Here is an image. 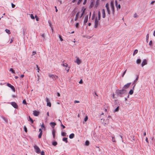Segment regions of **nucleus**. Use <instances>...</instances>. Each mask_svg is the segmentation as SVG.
<instances>
[{"instance_id": "de8ad7c7", "label": "nucleus", "mask_w": 155, "mask_h": 155, "mask_svg": "<svg viewBox=\"0 0 155 155\" xmlns=\"http://www.w3.org/2000/svg\"><path fill=\"white\" fill-rule=\"evenodd\" d=\"M85 9H84V10L83 11L82 13L81 14V16H80V18H81L82 17V16L83 15H84V11H85Z\"/></svg>"}, {"instance_id": "5fc2aeb1", "label": "nucleus", "mask_w": 155, "mask_h": 155, "mask_svg": "<svg viewBox=\"0 0 155 155\" xmlns=\"http://www.w3.org/2000/svg\"><path fill=\"white\" fill-rule=\"evenodd\" d=\"M61 126L62 127L63 129L65 128V127L62 124V123L61 124Z\"/></svg>"}, {"instance_id": "bb28decb", "label": "nucleus", "mask_w": 155, "mask_h": 155, "mask_svg": "<svg viewBox=\"0 0 155 155\" xmlns=\"http://www.w3.org/2000/svg\"><path fill=\"white\" fill-rule=\"evenodd\" d=\"M61 135L62 136L65 137L66 136V133L65 132H61Z\"/></svg>"}, {"instance_id": "69168bd1", "label": "nucleus", "mask_w": 155, "mask_h": 155, "mask_svg": "<svg viewBox=\"0 0 155 155\" xmlns=\"http://www.w3.org/2000/svg\"><path fill=\"white\" fill-rule=\"evenodd\" d=\"M83 83V81L81 79L79 82V84H82Z\"/></svg>"}, {"instance_id": "5701e85b", "label": "nucleus", "mask_w": 155, "mask_h": 155, "mask_svg": "<svg viewBox=\"0 0 155 155\" xmlns=\"http://www.w3.org/2000/svg\"><path fill=\"white\" fill-rule=\"evenodd\" d=\"M1 117L2 118V119L5 121V123H8V120H7L6 118L5 117L2 116Z\"/></svg>"}, {"instance_id": "f8f14e48", "label": "nucleus", "mask_w": 155, "mask_h": 155, "mask_svg": "<svg viewBox=\"0 0 155 155\" xmlns=\"http://www.w3.org/2000/svg\"><path fill=\"white\" fill-rule=\"evenodd\" d=\"M50 124L53 129L54 128L55 126L56 125V123L53 122H51Z\"/></svg>"}, {"instance_id": "c756f323", "label": "nucleus", "mask_w": 155, "mask_h": 155, "mask_svg": "<svg viewBox=\"0 0 155 155\" xmlns=\"http://www.w3.org/2000/svg\"><path fill=\"white\" fill-rule=\"evenodd\" d=\"M52 145L54 146H56L57 144V143L56 141H53L52 143Z\"/></svg>"}, {"instance_id": "20e7f679", "label": "nucleus", "mask_w": 155, "mask_h": 155, "mask_svg": "<svg viewBox=\"0 0 155 155\" xmlns=\"http://www.w3.org/2000/svg\"><path fill=\"white\" fill-rule=\"evenodd\" d=\"M7 85L14 92L15 91V89L14 87L11 84L9 83H7Z\"/></svg>"}, {"instance_id": "6e6d98bb", "label": "nucleus", "mask_w": 155, "mask_h": 155, "mask_svg": "<svg viewBox=\"0 0 155 155\" xmlns=\"http://www.w3.org/2000/svg\"><path fill=\"white\" fill-rule=\"evenodd\" d=\"M41 155H45V152L44 151H42L41 152Z\"/></svg>"}, {"instance_id": "f257e3e1", "label": "nucleus", "mask_w": 155, "mask_h": 155, "mask_svg": "<svg viewBox=\"0 0 155 155\" xmlns=\"http://www.w3.org/2000/svg\"><path fill=\"white\" fill-rule=\"evenodd\" d=\"M126 90L124 89L120 90H117L116 91V93L117 95L121 97H122V95L126 93Z\"/></svg>"}, {"instance_id": "a19ab883", "label": "nucleus", "mask_w": 155, "mask_h": 155, "mask_svg": "<svg viewBox=\"0 0 155 155\" xmlns=\"http://www.w3.org/2000/svg\"><path fill=\"white\" fill-rule=\"evenodd\" d=\"M112 141L114 142H116V141L115 140L114 137H112Z\"/></svg>"}, {"instance_id": "39448f33", "label": "nucleus", "mask_w": 155, "mask_h": 155, "mask_svg": "<svg viewBox=\"0 0 155 155\" xmlns=\"http://www.w3.org/2000/svg\"><path fill=\"white\" fill-rule=\"evenodd\" d=\"M12 105L15 108L17 109L18 108V105L15 102H12L11 103Z\"/></svg>"}, {"instance_id": "7ed1b4c3", "label": "nucleus", "mask_w": 155, "mask_h": 155, "mask_svg": "<svg viewBox=\"0 0 155 155\" xmlns=\"http://www.w3.org/2000/svg\"><path fill=\"white\" fill-rule=\"evenodd\" d=\"M100 25V22L99 21L97 20V17H96L95 19V25L94 26V28H97L98 27V26Z\"/></svg>"}, {"instance_id": "c03bdc74", "label": "nucleus", "mask_w": 155, "mask_h": 155, "mask_svg": "<svg viewBox=\"0 0 155 155\" xmlns=\"http://www.w3.org/2000/svg\"><path fill=\"white\" fill-rule=\"evenodd\" d=\"M79 23H76V24L75 25V26H76V28H78V27H79Z\"/></svg>"}, {"instance_id": "aec40b11", "label": "nucleus", "mask_w": 155, "mask_h": 155, "mask_svg": "<svg viewBox=\"0 0 155 155\" xmlns=\"http://www.w3.org/2000/svg\"><path fill=\"white\" fill-rule=\"evenodd\" d=\"M119 106H118L114 110V112H117L119 111Z\"/></svg>"}, {"instance_id": "473e14b6", "label": "nucleus", "mask_w": 155, "mask_h": 155, "mask_svg": "<svg viewBox=\"0 0 155 155\" xmlns=\"http://www.w3.org/2000/svg\"><path fill=\"white\" fill-rule=\"evenodd\" d=\"M29 120H28L30 121L32 123H33L34 121H33V120H32V119L30 117V116H29Z\"/></svg>"}, {"instance_id": "79ce46f5", "label": "nucleus", "mask_w": 155, "mask_h": 155, "mask_svg": "<svg viewBox=\"0 0 155 155\" xmlns=\"http://www.w3.org/2000/svg\"><path fill=\"white\" fill-rule=\"evenodd\" d=\"M30 17L32 19H35V17L33 14H31L30 15Z\"/></svg>"}, {"instance_id": "e2e57ef3", "label": "nucleus", "mask_w": 155, "mask_h": 155, "mask_svg": "<svg viewBox=\"0 0 155 155\" xmlns=\"http://www.w3.org/2000/svg\"><path fill=\"white\" fill-rule=\"evenodd\" d=\"M137 14L135 13L134 15V17L136 18L137 17Z\"/></svg>"}, {"instance_id": "393cba45", "label": "nucleus", "mask_w": 155, "mask_h": 155, "mask_svg": "<svg viewBox=\"0 0 155 155\" xmlns=\"http://www.w3.org/2000/svg\"><path fill=\"white\" fill-rule=\"evenodd\" d=\"M111 10L112 11V14H113V15H114V12H115L114 7H111Z\"/></svg>"}, {"instance_id": "dca6fc26", "label": "nucleus", "mask_w": 155, "mask_h": 155, "mask_svg": "<svg viewBox=\"0 0 155 155\" xmlns=\"http://www.w3.org/2000/svg\"><path fill=\"white\" fill-rule=\"evenodd\" d=\"M52 132L53 136V137L54 138H55V130H54V129H53V130L52 131Z\"/></svg>"}, {"instance_id": "4468645a", "label": "nucleus", "mask_w": 155, "mask_h": 155, "mask_svg": "<svg viewBox=\"0 0 155 155\" xmlns=\"http://www.w3.org/2000/svg\"><path fill=\"white\" fill-rule=\"evenodd\" d=\"M41 37H42V39H41V41H44L45 40V36L44 34H41Z\"/></svg>"}, {"instance_id": "2f4dec72", "label": "nucleus", "mask_w": 155, "mask_h": 155, "mask_svg": "<svg viewBox=\"0 0 155 155\" xmlns=\"http://www.w3.org/2000/svg\"><path fill=\"white\" fill-rule=\"evenodd\" d=\"M9 71H11L12 72L13 74H15V71L12 68H11L10 69Z\"/></svg>"}, {"instance_id": "8fccbe9b", "label": "nucleus", "mask_w": 155, "mask_h": 155, "mask_svg": "<svg viewBox=\"0 0 155 155\" xmlns=\"http://www.w3.org/2000/svg\"><path fill=\"white\" fill-rule=\"evenodd\" d=\"M11 5H12V8H14L15 6V5L14 4L12 3H11Z\"/></svg>"}, {"instance_id": "e433bc0d", "label": "nucleus", "mask_w": 155, "mask_h": 155, "mask_svg": "<svg viewBox=\"0 0 155 155\" xmlns=\"http://www.w3.org/2000/svg\"><path fill=\"white\" fill-rule=\"evenodd\" d=\"M149 38V34H147L146 36V41L147 42H148V40Z\"/></svg>"}, {"instance_id": "423d86ee", "label": "nucleus", "mask_w": 155, "mask_h": 155, "mask_svg": "<svg viewBox=\"0 0 155 155\" xmlns=\"http://www.w3.org/2000/svg\"><path fill=\"white\" fill-rule=\"evenodd\" d=\"M34 147L35 150L36 152L37 153H39V147L35 145L34 146Z\"/></svg>"}, {"instance_id": "58836bf2", "label": "nucleus", "mask_w": 155, "mask_h": 155, "mask_svg": "<svg viewBox=\"0 0 155 155\" xmlns=\"http://www.w3.org/2000/svg\"><path fill=\"white\" fill-rule=\"evenodd\" d=\"M105 7L106 8L107 10H108V9H109V4L108 3H107L106 4Z\"/></svg>"}, {"instance_id": "09e8293b", "label": "nucleus", "mask_w": 155, "mask_h": 155, "mask_svg": "<svg viewBox=\"0 0 155 155\" xmlns=\"http://www.w3.org/2000/svg\"><path fill=\"white\" fill-rule=\"evenodd\" d=\"M22 103L24 104H26V102L25 99L23 101Z\"/></svg>"}, {"instance_id": "6e6552de", "label": "nucleus", "mask_w": 155, "mask_h": 155, "mask_svg": "<svg viewBox=\"0 0 155 155\" xmlns=\"http://www.w3.org/2000/svg\"><path fill=\"white\" fill-rule=\"evenodd\" d=\"M147 64V60L145 59H144L143 60L142 63L141 64V66L142 67H143L145 65Z\"/></svg>"}, {"instance_id": "c9c22d12", "label": "nucleus", "mask_w": 155, "mask_h": 155, "mask_svg": "<svg viewBox=\"0 0 155 155\" xmlns=\"http://www.w3.org/2000/svg\"><path fill=\"white\" fill-rule=\"evenodd\" d=\"M85 144L86 146H88L89 144V142L88 140H86L85 142Z\"/></svg>"}, {"instance_id": "4c0bfd02", "label": "nucleus", "mask_w": 155, "mask_h": 155, "mask_svg": "<svg viewBox=\"0 0 155 155\" xmlns=\"http://www.w3.org/2000/svg\"><path fill=\"white\" fill-rule=\"evenodd\" d=\"M58 37H59V38L60 40L61 41H63V39L62 38L61 35H58Z\"/></svg>"}, {"instance_id": "6ab92c4d", "label": "nucleus", "mask_w": 155, "mask_h": 155, "mask_svg": "<svg viewBox=\"0 0 155 155\" xmlns=\"http://www.w3.org/2000/svg\"><path fill=\"white\" fill-rule=\"evenodd\" d=\"M39 132L40 133H39V138H41V136L42 135V131L41 129H39Z\"/></svg>"}, {"instance_id": "b1692460", "label": "nucleus", "mask_w": 155, "mask_h": 155, "mask_svg": "<svg viewBox=\"0 0 155 155\" xmlns=\"http://www.w3.org/2000/svg\"><path fill=\"white\" fill-rule=\"evenodd\" d=\"M141 62V60L140 59H138L136 61V63L137 64H140Z\"/></svg>"}, {"instance_id": "ddd939ff", "label": "nucleus", "mask_w": 155, "mask_h": 155, "mask_svg": "<svg viewBox=\"0 0 155 155\" xmlns=\"http://www.w3.org/2000/svg\"><path fill=\"white\" fill-rule=\"evenodd\" d=\"M102 17L103 18H104L105 17V10L104 9H103L102 10Z\"/></svg>"}, {"instance_id": "72a5a7b5", "label": "nucleus", "mask_w": 155, "mask_h": 155, "mask_svg": "<svg viewBox=\"0 0 155 155\" xmlns=\"http://www.w3.org/2000/svg\"><path fill=\"white\" fill-rule=\"evenodd\" d=\"M41 128L43 130H45V127L43 123L41 125Z\"/></svg>"}, {"instance_id": "c85d7f7f", "label": "nucleus", "mask_w": 155, "mask_h": 155, "mask_svg": "<svg viewBox=\"0 0 155 155\" xmlns=\"http://www.w3.org/2000/svg\"><path fill=\"white\" fill-rule=\"evenodd\" d=\"M138 52V50L137 49H136L134 50V52L133 54V55L134 56L135 54H137Z\"/></svg>"}, {"instance_id": "bf43d9fd", "label": "nucleus", "mask_w": 155, "mask_h": 155, "mask_svg": "<svg viewBox=\"0 0 155 155\" xmlns=\"http://www.w3.org/2000/svg\"><path fill=\"white\" fill-rule=\"evenodd\" d=\"M87 0H84V1L83 3V5H85L86 4V2H87Z\"/></svg>"}, {"instance_id": "a18cd8bd", "label": "nucleus", "mask_w": 155, "mask_h": 155, "mask_svg": "<svg viewBox=\"0 0 155 155\" xmlns=\"http://www.w3.org/2000/svg\"><path fill=\"white\" fill-rule=\"evenodd\" d=\"M35 18H36V20L37 21H39V18L36 15H35Z\"/></svg>"}, {"instance_id": "a211bd4d", "label": "nucleus", "mask_w": 155, "mask_h": 155, "mask_svg": "<svg viewBox=\"0 0 155 155\" xmlns=\"http://www.w3.org/2000/svg\"><path fill=\"white\" fill-rule=\"evenodd\" d=\"M74 136V134L73 133H72L69 135V137L70 139L73 138Z\"/></svg>"}, {"instance_id": "412c9836", "label": "nucleus", "mask_w": 155, "mask_h": 155, "mask_svg": "<svg viewBox=\"0 0 155 155\" xmlns=\"http://www.w3.org/2000/svg\"><path fill=\"white\" fill-rule=\"evenodd\" d=\"M79 13L80 12H78L76 14V15L75 18L74 19V21H76L77 20V19L78 18V15H79Z\"/></svg>"}, {"instance_id": "37998d69", "label": "nucleus", "mask_w": 155, "mask_h": 155, "mask_svg": "<svg viewBox=\"0 0 155 155\" xmlns=\"http://www.w3.org/2000/svg\"><path fill=\"white\" fill-rule=\"evenodd\" d=\"M127 70H126L123 73V74L122 75V77H124V75L125 74Z\"/></svg>"}, {"instance_id": "7c9ffc66", "label": "nucleus", "mask_w": 155, "mask_h": 155, "mask_svg": "<svg viewBox=\"0 0 155 155\" xmlns=\"http://www.w3.org/2000/svg\"><path fill=\"white\" fill-rule=\"evenodd\" d=\"M110 6H111V7H114V1H112L110 3Z\"/></svg>"}, {"instance_id": "603ef678", "label": "nucleus", "mask_w": 155, "mask_h": 155, "mask_svg": "<svg viewBox=\"0 0 155 155\" xmlns=\"http://www.w3.org/2000/svg\"><path fill=\"white\" fill-rule=\"evenodd\" d=\"M82 1V0H79L77 3V5H79L81 2Z\"/></svg>"}, {"instance_id": "338daca9", "label": "nucleus", "mask_w": 155, "mask_h": 155, "mask_svg": "<svg viewBox=\"0 0 155 155\" xmlns=\"http://www.w3.org/2000/svg\"><path fill=\"white\" fill-rule=\"evenodd\" d=\"M55 11L56 12H57L58 11V10L57 8V7L56 6H55Z\"/></svg>"}, {"instance_id": "2eb2a0df", "label": "nucleus", "mask_w": 155, "mask_h": 155, "mask_svg": "<svg viewBox=\"0 0 155 155\" xmlns=\"http://www.w3.org/2000/svg\"><path fill=\"white\" fill-rule=\"evenodd\" d=\"M88 15H87L85 16L84 21V24H86L88 21Z\"/></svg>"}, {"instance_id": "3c124183", "label": "nucleus", "mask_w": 155, "mask_h": 155, "mask_svg": "<svg viewBox=\"0 0 155 155\" xmlns=\"http://www.w3.org/2000/svg\"><path fill=\"white\" fill-rule=\"evenodd\" d=\"M88 119V117L87 116H86L85 118L84 119V121L86 122V121Z\"/></svg>"}, {"instance_id": "f704fd0d", "label": "nucleus", "mask_w": 155, "mask_h": 155, "mask_svg": "<svg viewBox=\"0 0 155 155\" xmlns=\"http://www.w3.org/2000/svg\"><path fill=\"white\" fill-rule=\"evenodd\" d=\"M62 66L67 68L68 67V64L67 63L63 64H61Z\"/></svg>"}, {"instance_id": "0e129e2a", "label": "nucleus", "mask_w": 155, "mask_h": 155, "mask_svg": "<svg viewBox=\"0 0 155 155\" xmlns=\"http://www.w3.org/2000/svg\"><path fill=\"white\" fill-rule=\"evenodd\" d=\"M115 4L116 6H117V2L116 0L115 1Z\"/></svg>"}, {"instance_id": "a878e982", "label": "nucleus", "mask_w": 155, "mask_h": 155, "mask_svg": "<svg viewBox=\"0 0 155 155\" xmlns=\"http://www.w3.org/2000/svg\"><path fill=\"white\" fill-rule=\"evenodd\" d=\"M5 31L7 33H8V34H11L10 31L9 29H6L5 30Z\"/></svg>"}, {"instance_id": "4be33fe9", "label": "nucleus", "mask_w": 155, "mask_h": 155, "mask_svg": "<svg viewBox=\"0 0 155 155\" xmlns=\"http://www.w3.org/2000/svg\"><path fill=\"white\" fill-rule=\"evenodd\" d=\"M67 139L68 138L67 137H64L62 139V140L65 142L66 143H67L68 142Z\"/></svg>"}, {"instance_id": "f03ea898", "label": "nucleus", "mask_w": 155, "mask_h": 155, "mask_svg": "<svg viewBox=\"0 0 155 155\" xmlns=\"http://www.w3.org/2000/svg\"><path fill=\"white\" fill-rule=\"evenodd\" d=\"M49 77L53 79V80H56L58 78V77L54 74H49Z\"/></svg>"}, {"instance_id": "1a4fd4ad", "label": "nucleus", "mask_w": 155, "mask_h": 155, "mask_svg": "<svg viewBox=\"0 0 155 155\" xmlns=\"http://www.w3.org/2000/svg\"><path fill=\"white\" fill-rule=\"evenodd\" d=\"M131 84V83H127V84H125V85H124V86L123 87V88L126 89V88H128L129 87Z\"/></svg>"}, {"instance_id": "4d7b16f0", "label": "nucleus", "mask_w": 155, "mask_h": 155, "mask_svg": "<svg viewBox=\"0 0 155 155\" xmlns=\"http://www.w3.org/2000/svg\"><path fill=\"white\" fill-rule=\"evenodd\" d=\"M116 7H117V9H118V8H119V9H120V4H119V5H118V6H117H117H116Z\"/></svg>"}, {"instance_id": "49530a36", "label": "nucleus", "mask_w": 155, "mask_h": 155, "mask_svg": "<svg viewBox=\"0 0 155 155\" xmlns=\"http://www.w3.org/2000/svg\"><path fill=\"white\" fill-rule=\"evenodd\" d=\"M152 45V41H150L149 43V45L150 46H151Z\"/></svg>"}, {"instance_id": "cd10ccee", "label": "nucleus", "mask_w": 155, "mask_h": 155, "mask_svg": "<svg viewBox=\"0 0 155 155\" xmlns=\"http://www.w3.org/2000/svg\"><path fill=\"white\" fill-rule=\"evenodd\" d=\"M134 93V91L133 90L131 89L130 90L129 92V94L130 95H132Z\"/></svg>"}, {"instance_id": "864d4df0", "label": "nucleus", "mask_w": 155, "mask_h": 155, "mask_svg": "<svg viewBox=\"0 0 155 155\" xmlns=\"http://www.w3.org/2000/svg\"><path fill=\"white\" fill-rule=\"evenodd\" d=\"M65 69L66 70L67 72H68L69 70V67H67Z\"/></svg>"}, {"instance_id": "9b49d317", "label": "nucleus", "mask_w": 155, "mask_h": 155, "mask_svg": "<svg viewBox=\"0 0 155 155\" xmlns=\"http://www.w3.org/2000/svg\"><path fill=\"white\" fill-rule=\"evenodd\" d=\"M46 102H47V106L51 107V104L49 102V99L47 97L46 98Z\"/></svg>"}, {"instance_id": "13d9d810", "label": "nucleus", "mask_w": 155, "mask_h": 155, "mask_svg": "<svg viewBox=\"0 0 155 155\" xmlns=\"http://www.w3.org/2000/svg\"><path fill=\"white\" fill-rule=\"evenodd\" d=\"M107 10V12L108 13V14L109 15H110V10H109V9H108V10Z\"/></svg>"}, {"instance_id": "680f3d73", "label": "nucleus", "mask_w": 155, "mask_h": 155, "mask_svg": "<svg viewBox=\"0 0 155 155\" xmlns=\"http://www.w3.org/2000/svg\"><path fill=\"white\" fill-rule=\"evenodd\" d=\"M79 102H80L79 101H78L75 100V101H74V103H79Z\"/></svg>"}, {"instance_id": "052dcab7", "label": "nucleus", "mask_w": 155, "mask_h": 155, "mask_svg": "<svg viewBox=\"0 0 155 155\" xmlns=\"http://www.w3.org/2000/svg\"><path fill=\"white\" fill-rule=\"evenodd\" d=\"M37 67V70L38 72H39V67L37 65H36Z\"/></svg>"}, {"instance_id": "774afa93", "label": "nucleus", "mask_w": 155, "mask_h": 155, "mask_svg": "<svg viewBox=\"0 0 155 155\" xmlns=\"http://www.w3.org/2000/svg\"><path fill=\"white\" fill-rule=\"evenodd\" d=\"M146 141L147 143H148V138L147 137L146 138Z\"/></svg>"}, {"instance_id": "f3484780", "label": "nucleus", "mask_w": 155, "mask_h": 155, "mask_svg": "<svg viewBox=\"0 0 155 155\" xmlns=\"http://www.w3.org/2000/svg\"><path fill=\"white\" fill-rule=\"evenodd\" d=\"M136 76H137V78H136V79H135V80L134 81L133 83L132 84V85L135 84V83H136L137 81L138 80V79L139 78V76L138 75H136Z\"/></svg>"}, {"instance_id": "9d476101", "label": "nucleus", "mask_w": 155, "mask_h": 155, "mask_svg": "<svg viewBox=\"0 0 155 155\" xmlns=\"http://www.w3.org/2000/svg\"><path fill=\"white\" fill-rule=\"evenodd\" d=\"M33 115L35 116H37L39 115V111H37L36 110L33 111Z\"/></svg>"}, {"instance_id": "ea45409f", "label": "nucleus", "mask_w": 155, "mask_h": 155, "mask_svg": "<svg viewBox=\"0 0 155 155\" xmlns=\"http://www.w3.org/2000/svg\"><path fill=\"white\" fill-rule=\"evenodd\" d=\"M24 130L25 131V132L27 133V128H26V127L25 126H24Z\"/></svg>"}, {"instance_id": "0eeeda50", "label": "nucleus", "mask_w": 155, "mask_h": 155, "mask_svg": "<svg viewBox=\"0 0 155 155\" xmlns=\"http://www.w3.org/2000/svg\"><path fill=\"white\" fill-rule=\"evenodd\" d=\"M77 59L75 62L77 63L79 65L81 63V61L79 59V58L78 57H76Z\"/></svg>"}]
</instances>
